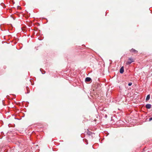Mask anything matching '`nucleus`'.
Masks as SVG:
<instances>
[{"mask_svg": "<svg viewBox=\"0 0 152 152\" xmlns=\"http://www.w3.org/2000/svg\"><path fill=\"white\" fill-rule=\"evenodd\" d=\"M124 72V68L123 66L121 67L120 69V72L122 74Z\"/></svg>", "mask_w": 152, "mask_h": 152, "instance_id": "3", "label": "nucleus"}, {"mask_svg": "<svg viewBox=\"0 0 152 152\" xmlns=\"http://www.w3.org/2000/svg\"><path fill=\"white\" fill-rule=\"evenodd\" d=\"M152 120V117L149 118V121H151Z\"/></svg>", "mask_w": 152, "mask_h": 152, "instance_id": "8", "label": "nucleus"}, {"mask_svg": "<svg viewBox=\"0 0 152 152\" xmlns=\"http://www.w3.org/2000/svg\"><path fill=\"white\" fill-rule=\"evenodd\" d=\"M91 80V78L89 77H87L85 79L86 82H89Z\"/></svg>", "mask_w": 152, "mask_h": 152, "instance_id": "4", "label": "nucleus"}, {"mask_svg": "<svg viewBox=\"0 0 152 152\" xmlns=\"http://www.w3.org/2000/svg\"><path fill=\"white\" fill-rule=\"evenodd\" d=\"M128 60L129 61L126 63L127 65H129L134 61V59L131 57L129 58Z\"/></svg>", "mask_w": 152, "mask_h": 152, "instance_id": "1", "label": "nucleus"}, {"mask_svg": "<svg viewBox=\"0 0 152 152\" xmlns=\"http://www.w3.org/2000/svg\"><path fill=\"white\" fill-rule=\"evenodd\" d=\"M132 83H131H131H129V84H128V85H129V86H131V85H132Z\"/></svg>", "mask_w": 152, "mask_h": 152, "instance_id": "7", "label": "nucleus"}, {"mask_svg": "<svg viewBox=\"0 0 152 152\" xmlns=\"http://www.w3.org/2000/svg\"><path fill=\"white\" fill-rule=\"evenodd\" d=\"M150 98V95H148L147 96V97H146V101L148 100Z\"/></svg>", "mask_w": 152, "mask_h": 152, "instance_id": "6", "label": "nucleus"}, {"mask_svg": "<svg viewBox=\"0 0 152 152\" xmlns=\"http://www.w3.org/2000/svg\"><path fill=\"white\" fill-rule=\"evenodd\" d=\"M151 106V105L150 104H147L146 105V107L147 109H150Z\"/></svg>", "mask_w": 152, "mask_h": 152, "instance_id": "5", "label": "nucleus"}, {"mask_svg": "<svg viewBox=\"0 0 152 152\" xmlns=\"http://www.w3.org/2000/svg\"><path fill=\"white\" fill-rule=\"evenodd\" d=\"M130 51L131 52L133 53L134 54H137L138 52V51L137 50H135L133 48L132 49L130 50Z\"/></svg>", "mask_w": 152, "mask_h": 152, "instance_id": "2", "label": "nucleus"}]
</instances>
